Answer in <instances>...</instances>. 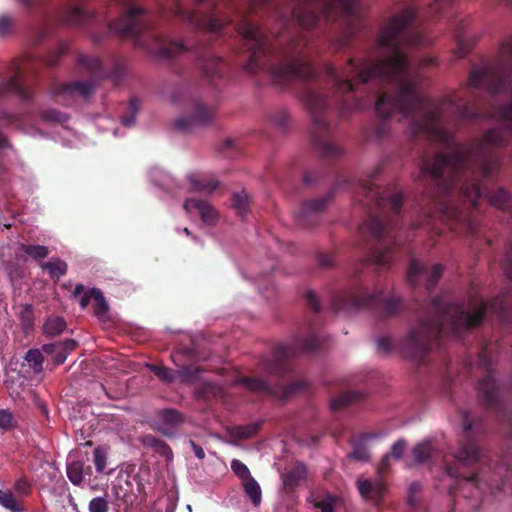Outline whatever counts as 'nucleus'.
I'll use <instances>...</instances> for the list:
<instances>
[{
  "instance_id": "338daca9",
  "label": "nucleus",
  "mask_w": 512,
  "mask_h": 512,
  "mask_svg": "<svg viewBox=\"0 0 512 512\" xmlns=\"http://www.w3.org/2000/svg\"><path fill=\"white\" fill-rule=\"evenodd\" d=\"M91 299H94V294L91 293L90 289L81 297L79 301L81 308L85 309L89 305Z\"/></svg>"
},
{
  "instance_id": "9b49d317",
  "label": "nucleus",
  "mask_w": 512,
  "mask_h": 512,
  "mask_svg": "<svg viewBox=\"0 0 512 512\" xmlns=\"http://www.w3.org/2000/svg\"><path fill=\"white\" fill-rule=\"evenodd\" d=\"M332 193L314 199L303 201L297 212V220L300 225L312 227L318 223L319 214L326 208Z\"/></svg>"
},
{
  "instance_id": "7c9ffc66",
  "label": "nucleus",
  "mask_w": 512,
  "mask_h": 512,
  "mask_svg": "<svg viewBox=\"0 0 512 512\" xmlns=\"http://www.w3.org/2000/svg\"><path fill=\"white\" fill-rule=\"evenodd\" d=\"M269 120L273 126L282 131H287L291 126L290 114L286 108L274 111L270 115Z\"/></svg>"
},
{
  "instance_id": "20e7f679",
  "label": "nucleus",
  "mask_w": 512,
  "mask_h": 512,
  "mask_svg": "<svg viewBox=\"0 0 512 512\" xmlns=\"http://www.w3.org/2000/svg\"><path fill=\"white\" fill-rule=\"evenodd\" d=\"M423 313L404 338L403 350L414 361H424L433 345L448 335L459 337L462 333L479 326L486 315L488 305L478 296L466 303H452L444 296L434 297L421 305Z\"/></svg>"
},
{
  "instance_id": "e433bc0d",
  "label": "nucleus",
  "mask_w": 512,
  "mask_h": 512,
  "mask_svg": "<svg viewBox=\"0 0 512 512\" xmlns=\"http://www.w3.org/2000/svg\"><path fill=\"white\" fill-rule=\"evenodd\" d=\"M21 250L35 261H40L49 254L48 248L43 245L22 244Z\"/></svg>"
},
{
  "instance_id": "69168bd1",
  "label": "nucleus",
  "mask_w": 512,
  "mask_h": 512,
  "mask_svg": "<svg viewBox=\"0 0 512 512\" xmlns=\"http://www.w3.org/2000/svg\"><path fill=\"white\" fill-rule=\"evenodd\" d=\"M190 446L198 459L203 460L205 458V452L201 446H199L192 440H190Z\"/></svg>"
},
{
  "instance_id": "4468645a",
  "label": "nucleus",
  "mask_w": 512,
  "mask_h": 512,
  "mask_svg": "<svg viewBox=\"0 0 512 512\" xmlns=\"http://www.w3.org/2000/svg\"><path fill=\"white\" fill-rule=\"evenodd\" d=\"M183 207L187 212L196 210L199 213L201 220L208 225H214L217 221V211L205 200L188 198L184 202Z\"/></svg>"
},
{
  "instance_id": "a211bd4d",
  "label": "nucleus",
  "mask_w": 512,
  "mask_h": 512,
  "mask_svg": "<svg viewBox=\"0 0 512 512\" xmlns=\"http://www.w3.org/2000/svg\"><path fill=\"white\" fill-rule=\"evenodd\" d=\"M412 453L417 463L427 466L435 464L440 458V452L432 441L417 444Z\"/></svg>"
},
{
  "instance_id": "58836bf2",
  "label": "nucleus",
  "mask_w": 512,
  "mask_h": 512,
  "mask_svg": "<svg viewBox=\"0 0 512 512\" xmlns=\"http://www.w3.org/2000/svg\"><path fill=\"white\" fill-rule=\"evenodd\" d=\"M78 346V342L74 339H66L63 342H58L55 344H45L43 345V350L46 353L52 354L57 349H62L67 354H69L71 351L75 350Z\"/></svg>"
},
{
  "instance_id": "cd10ccee",
  "label": "nucleus",
  "mask_w": 512,
  "mask_h": 512,
  "mask_svg": "<svg viewBox=\"0 0 512 512\" xmlns=\"http://www.w3.org/2000/svg\"><path fill=\"white\" fill-rule=\"evenodd\" d=\"M91 467L88 466L86 469L80 461H72L67 465V477L76 486H80L83 480V474L90 472Z\"/></svg>"
},
{
  "instance_id": "bb28decb",
  "label": "nucleus",
  "mask_w": 512,
  "mask_h": 512,
  "mask_svg": "<svg viewBox=\"0 0 512 512\" xmlns=\"http://www.w3.org/2000/svg\"><path fill=\"white\" fill-rule=\"evenodd\" d=\"M42 270L47 271L52 279L56 281L64 276L68 271V265L60 258L52 259L51 261L40 263Z\"/></svg>"
},
{
  "instance_id": "6ab92c4d",
  "label": "nucleus",
  "mask_w": 512,
  "mask_h": 512,
  "mask_svg": "<svg viewBox=\"0 0 512 512\" xmlns=\"http://www.w3.org/2000/svg\"><path fill=\"white\" fill-rule=\"evenodd\" d=\"M357 487L361 496L365 499L372 500L375 504H378L382 501L386 487L384 483L377 481L372 483L367 479H359L357 480Z\"/></svg>"
},
{
  "instance_id": "3c124183",
  "label": "nucleus",
  "mask_w": 512,
  "mask_h": 512,
  "mask_svg": "<svg viewBox=\"0 0 512 512\" xmlns=\"http://www.w3.org/2000/svg\"><path fill=\"white\" fill-rule=\"evenodd\" d=\"M406 441L404 439L397 440L391 447L390 456L396 460L400 459L406 448Z\"/></svg>"
},
{
  "instance_id": "864d4df0",
  "label": "nucleus",
  "mask_w": 512,
  "mask_h": 512,
  "mask_svg": "<svg viewBox=\"0 0 512 512\" xmlns=\"http://www.w3.org/2000/svg\"><path fill=\"white\" fill-rule=\"evenodd\" d=\"M306 305L314 312L318 313L321 310L320 303L317 295L313 291H307L305 295Z\"/></svg>"
},
{
  "instance_id": "4d7b16f0",
  "label": "nucleus",
  "mask_w": 512,
  "mask_h": 512,
  "mask_svg": "<svg viewBox=\"0 0 512 512\" xmlns=\"http://www.w3.org/2000/svg\"><path fill=\"white\" fill-rule=\"evenodd\" d=\"M42 118L44 120L53 121V122H62L64 120V114L61 112L51 109L47 110L42 114Z\"/></svg>"
},
{
  "instance_id": "4be33fe9",
  "label": "nucleus",
  "mask_w": 512,
  "mask_h": 512,
  "mask_svg": "<svg viewBox=\"0 0 512 512\" xmlns=\"http://www.w3.org/2000/svg\"><path fill=\"white\" fill-rule=\"evenodd\" d=\"M78 64L86 68L95 78L102 79L106 76L102 61L98 56L80 54Z\"/></svg>"
},
{
  "instance_id": "a19ab883",
  "label": "nucleus",
  "mask_w": 512,
  "mask_h": 512,
  "mask_svg": "<svg viewBox=\"0 0 512 512\" xmlns=\"http://www.w3.org/2000/svg\"><path fill=\"white\" fill-rule=\"evenodd\" d=\"M454 0H434L433 3L429 4L428 7V17L435 18L442 14L445 8L450 6ZM506 2L512 4V0H505Z\"/></svg>"
},
{
  "instance_id": "9d476101",
  "label": "nucleus",
  "mask_w": 512,
  "mask_h": 512,
  "mask_svg": "<svg viewBox=\"0 0 512 512\" xmlns=\"http://www.w3.org/2000/svg\"><path fill=\"white\" fill-rule=\"evenodd\" d=\"M443 269V266L439 263L434 264L429 269L416 259H411L407 271V278L413 287H416L421 281H424L426 290L430 292L440 280Z\"/></svg>"
},
{
  "instance_id": "c85d7f7f",
  "label": "nucleus",
  "mask_w": 512,
  "mask_h": 512,
  "mask_svg": "<svg viewBox=\"0 0 512 512\" xmlns=\"http://www.w3.org/2000/svg\"><path fill=\"white\" fill-rule=\"evenodd\" d=\"M362 394L357 391H346L331 400L330 406L332 410H339L349 404L358 402Z\"/></svg>"
},
{
  "instance_id": "72a5a7b5",
  "label": "nucleus",
  "mask_w": 512,
  "mask_h": 512,
  "mask_svg": "<svg viewBox=\"0 0 512 512\" xmlns=\"http://www.w3.org/2000/svg\"><path fill=\"white\" fill-rule=\"evenodd\" d=\"M464 24L460 23V26L455 29V40L457 43L456 56L458 58L465 57L472 49V44L466 42L464 36Z\"/></svg>"
},
{
  "instance_id": "49530a36",
  "label": "nucleus",
  "mask_w": 512,
  "mask_h": 512,
  "mask_svg": "<svg viewBox=\"0 0 512 512\" xmlns=\"http://www.w3.org/2000/svg\"><path fill=\"white\" fill-rule=\"evenodd\" d=\"M231 469L234 472V474L237 477H239L242 481H245L252 477L248 467L238 459L232 460Z\"/></svg>"
},
{
  "instance_id": "f257e3e1",
  "label": "nucleus",
  "mask_w": 512,
  "mask_h": 512,
  "mask_svg": "<svg viewBox=\"0 0 512 512\" xmlns=\"http://www.w3.org/2000/svg\"><path fill=\"white\" fill-rule=\"evenodd\" d=\"M416 17L413 9L405 8L386 23L376 43L383 57L359 62L349 58L341 71L325 64L332 99L314 67L311 77L298 81V96L310 115L312 145L327 158L342 154L329 140L331 114L337 110L345 117L364 108L370 94L377 95L375 111L381 119L374 127L377 140L389 134L386 119L400 113L410 119L415 138L453 147L451 154L421 157L419 182L445 217L458 219L462 209L455 198L478 207L482 182L495 180L500 166L491 148L505 147L512 140V59L503 53L512 37L501 44L497 63L473 70L467 87L435 101L418 92V74L407 55L410 48L428 42L415 26Z\"/></svg>"
},
{
  "instance_id": "8fccbe9b",
  "label": "nucleus",
  "mask_w": 512,
  "mask_h": 512,
  "mask_svg": "<svg viewBox=\"0 0 512 512\" xmlns=\"http://www.w3.org/2000/svg\"><path fill=\"white\" fill-rule=\"evenodd\" d=\"M29 13L36 12L47 5L48 0H18Z\"/></svg>"
},
{
  "instance_id": "13d9d810",
  "label": "nucleus",
  "mask_w": 512,
  "mask_h": 512,
  "mask_svg": "<svg viewBox=\"0 0 512 512\" xmlns=\"http://www.w3.org/2000/svg\"><path fill=\"white\" fill-rule=\"evenodd\" d=\"M13 27V20L8 15H2L0 16V35H5Z\"/></svg>"
},
{
  "instance_id": "1a4fd4ad",
  "label": "nucleus",
  "mask_w": 512,
  "mask_h": 512,
  "mask_svg": "<svg viewBox=\"0 0 512 512\" xmlns=\"http://www.w3.org/2000/svg\"><path fill=\"white\" fill-rule=\"evenodd\" d=\"M215 117V109L197 99L190 101V115L174 120L173 128L182 133H189L198 126H205Z\"/></svg>"
},
{
  "instance_id": "dca6fc26",
  "label": "nucleus",
  "mask_w": 512,
  "mask_h": 512,
  "mask_svg": "<svg viewBox=\"0 0 512 512\" xmlns=\"http://www.w3.org/2000/svg\"><path fill=\"white\" fill-rule=\"evenodd\" d=\"M480 468H483L484 470V473L482 475V489L478 490L476 487H469L470 489L474 490L472 493V497L479 498L486 491H491L492 493H494V490L501 491L504 490L505 487L508 485V480L506 477L500 479L495 478L496 475H499V472L490 473L489 467L481 466Z\"/></svg>"
},
{
  "instance_id": "4c0bfd02",
  "label": "nucleus",
  "mask_w": 512,
  "mask_h": 512,
  "mask_svg": "<svg viewBox=\"0 0 512 512\" xmlns=\"http://www.w3.org/2000/svg\"><path fill=\"white\" fill-rule=\"evenodd\" d=\"M0 505L12 512H23V508L9 490H0Z\"/></svg>"
},
{
  "instance_id": "37998d69",
  "label": "nucleus",
  "mask_w": 512,
  "mask_h": 512,
  "mask_svg": "<svg viewBox=\"0 0 512 512\" xmlns=\"http://www.w3.org/2000/svg\"><path fill=\"white\" fill-rule=\"evenodd\" d=\"M150 371H152L155 376H157L160 380L171 383L175 380V372L168 367L158 366L151 364L148 366Z\"/></svg>"
},
{
  "instance_id": "f704fd0d",
  "label": "nucleus",
  "mask_w": 512,
  "mask_h": 512,
  "mask_svg": "<svg viewBox=\"0 0 512 512\" xmlns=\"http://www.w3.org/2000/svg\"><path fill=\"white\" fill-rule=\"evenodd\" d=\"M232 205L237 214L244 218L249 210V198L245 191L236 192L232 196Z\"/></svg>"
},
{
  "instance_id": "5fc2aeb1",
  "label": "nucleus",
  "mask_w": 512,
  "mask_h": 512,
  "mask_svg": "<svg viewBox=\"0 0 512 512\" xmlns=\"http://www.w3.org/2000/svg\"><path fill=\"white\" fill-rule=\"evenodd\" d=\"M502 268L505 276L512 282V247L506 252Z\"/></svg>"
},
{
  "instance_id": "a18cd8bd",
  "label": "nucleus",
  "mask_w": 512,
  "mask_h": 512,
  "mask_svg": "<svg viewBox=\"0 0 512 512\" xmlns=\"http://www.w3.org/2000/svg\"><path fill=\"white\" fill-rule=\"evenodd\" d=\"M93 461L97 472L102 473L106 468L107 453L106 450L99 446L93 451Z\"/></svg>"
},
{
  "instance_id": "aec40b11",
  "label": "nucleus",
  "mask_w": 512,
  "mask_h": 512,
  "mask_svg": "<svg viewBox=\"0 0 512 512\" xmlns=\"http://www.w3.org/2000/svg\"><path fill=\"white\" fill-rule=\"evenodd\" d=\"M96 15L80 6H72L65 13V21L70 25L81 26L92 22Z\"/></svg>"
},
{
  "instance_id": "412c9836",
  "label": "nucleus",
  "mask_w": 512,
  "mask_h": 512,
  "mask_svg": "<svg viewBox=\"0 0 512 512\" xmlns=\"http://www.w3.org/2000/svg\"><path fill=\"white\" fill-rule=\"evenodd\" d=\"M261 426L262 421L249 423L247 425L233 426L227 429V433L235 441L246 440L257 435Z\"/></svg>"
},
{
  "instance_id": "473e14b6",
  "label": "nucleus",
  "mask_w": 512,
  "mask_h": 512,
  "mask_svg": "<svg viewBox=\"0 0 512 512\" xmlns=\"http://www.w3.org/2000/svg\"><path fill=\"white\" fill-rule=\"evenodd\" d=\"M243 487L246 495L250 498L253 505L258 506L261 503L262 492L257 481L251 477L243 481Z\"/></svg>"
},
{
  "instance_id": "0e129e2a",
  "label": "nucleus",
  "mask_w": 512,
  "mask_h": 512,
  "mask_svg": "<svg viewBox=\"0 0 512 512\" xmlns=\"http://www.w3.org/2000/svg\"><path fill=\"white\" fill-rule=\"evenodd\" d=\"M53 353H55L54 363L57 365L63 364L68 356V354L62 349H57Z\"/></svg>"
},
{
  "instance_id": "ddd939ff",
  "label": "nucleus",
  "mask_w": 512,
  "mask_h": 512,
  "mask_svg": "<svg viewBox=\"0 0 512 512\" xmlns=\"http://www.w3.org/2000/svg\"><path fill=\"white\" fill-rule=\"evenodd\" d=\"M159 431L167 436L174 437L176 429L184 423V416L176 409H163L159 411Z\"/></svg>"
},
{
  "instance_id": "423d86ee",
  "label": "nucleus",
  "mask_w": 512,
  "mask_h": 512,
  "mask_svg": "<svg viewBox=\"0 0 512 512\" xmlns=\"http://www.w3.org/2000/svg\"><path fill=\"white\" fill-rule=\"evenodd\" d=\"M461 423L463 426V439L460 440V446L456 453L444 455L442 464L446 474L455 480V486L449 487L450 494L457 490L467 487H476L482 489L484 473L483 468H478L480 462V452L474 431L480 428L479 422H474L470 414L466 411L461 412Z\"/></svg>"
},
{
  "instance_id": "f03ea898",
  "label": "nucleus",
  "mask_w": 512,
  "mask_h": 512,
  "mask_svg": "<svg viewBox=\"0 0 512 512\" xmlns=\"http://www.w3.org/2000/svg\"><path fill=\"white\" fill-rule=\"evenodd\" d=\"M174 1V15L191 27L223 33L229 25L248 53L244 69L263 71L278 85L297 84L313 74L309 29L321 22H340L335 50L346 48L358 29L359 0H192L194 10Z\"/></svg>"
},
{
  "instance_id": "7ed1b4c3",
  "label": "nucleus",
  "mask_w": 512,
  "mask_h": 512,
  "mask_svg": "<svg viewBox=\"0 0 512 512\" xmlns=\"http://www.w3.org/2000/svg\"><path fill=\"white\" fill-rule=\"evenodd\" d=\"M387 160L381 161L366 179L345 178L343 183L356 192L357 200L368 210V219L360 225L358 234L365 245H370V252L355 268L349 287L332 299L334 313L351 310H369L381 319L396 316L404 308L400 296L394 291L383 290L370 292L369 282L361 279L365 267L374 266L383 270L398 258L397 248L402 240L397 233L403 204V194L391 188L375 185V177L385 167Z\"/></svg>"
},
{
  "instance_id": "774afa93",
  "label": "nucleus",
  "mask_w": 512,
  "mask_h": 512,
  "mask_svg": "<svg viewBox=\"0 0 512 512\" xmlns=\"http://www.w3.org/2000/svg\"><path fill=\"white\" fill-rule=\"evenodd\" d=\"M316 506L321 509V512H334L333 504L328 500H322Z\"/></svg>"
},
{
  "instance_id": "c9c22d12",
  "label": "nucleus",
  "mask_w": 512,
  "mask_h": 512,
  "mask_svg": "<svg viewBox=\"0 0 512 512\" xmlns=\"http://www.w3.org/2000/svg\"><path fill=\"white\" fill-rule=\"evenodd\" d=\"M25 360L34 373L42 372L44 356L39 349L28 350L25 355Z\"/></svg>"
},
{
  "instance_id": "09e8293b",
  "label": "nucleus",
  "mask_w": 512,
  "mask_h": 512,
  "mask_svg": "<svg viewBox=\"0 0 512 512\" xmlns=\"http://www.w3.org/2000/svg\"><path fill=\"white\" fill-rule=\"evenodd\" d=\"M15 425L16 421L12 413L5 409L0 410V428L9 430L15 427Z\"/></svg>"
},
{
  "instance_id": "6e6d98bb",
  "label": "nucleus",
  "mask_w": 512,
  "mask_h": 512,
  "mask_svg": "<svg viewBox=\"0 0 512 512\" xmlns=\"http://www.w3.org/2000/svg\"><path fill=\"white\" fill-rule=\"evenodd\" d=\"M14 490L19 495H28L30 493V491H31V486H30L29 482L26 479L20 478V479H18L15 482Z\"/></svg>"
},
{
  "instance_id": "5701e85b",
  "label": "nucleus",
  "mask_w": 512,
  "mask_h": 512,
  "mask_svg": "<svg viewBox=\"0 0 512 512\" xmlns=\"http://www.w3.org/2000/svg\"><path fill=\"white\" fill-rule=\"evenodd\" d=\"M373 437H375V434L366 433L354 440L352 443L353 451L348 455V457L357 461L368 462L370 460V453L366 440Z\"/></svg>"
},
{
  "instance_id": "6e6552de",
  "label": "nucleus",
  "mask_w": 512,
  "mask_h": 512,
  "mask_svg": "<svg viewBox=\"0 0 512 512\" xmlns=\"http://www.w3.org/2000/svg\"><path fill=\"white\" fill-rule=\"evenodd\" d=\"M479 362L487 371L477 385L479 401L486 409L500 413L503 409L500 401L501 385L492 373V360L489 356L487 344L483 345L479 352Z\"/></svg>"
},
{
  "instance_id": "f8f14e48",
  "label": "nucleus",
  "mask_w": 512,
  "mask_h": 512,
  "mask_svg": "<svg viewBox=\"0 0 512 512\" xmlns=\"http://www.w3.org/2000/svg\"><path fill=\"white\" fill-rule=\"evenodd\" d=\"M51 92L53 97H72L76 93L87 98L94 92V84L91 82L75 81L70 83H55Z\"/></svg>"
},
{
  "instance_id": "f3484780",
  "label": "nucleus",
  "mask_w": 512,
  "mask_h": 512,
  "mask_svg": "<svg viewBox=\"0 0 512 512\" xmlns=\"http://www.w3.org/2000/svg\"><path fill=\"white\" fill-rule=\"evenodd\" d=\"M12 93L17 94L23 101L28 102L33 99L31 89L21 83L19 72L13 75L8 81L0 84V97Z\"/></svg>"
},
{
  "instance_id": "603ef678",
  "label": "nucleus",
  "mask_w": 512,
  "mask_h": 512,
  "mask_svg": "<svg viewBox=\"0 0 512 512\" xmlns=\"http://www.w3.org/2000/svg\"><path fill=\"white\" fill-rule=\"evenodd\" d=\"M201 372L199 367L184 366L180 371V376L184 381H190L194 379Z\"/></svg>"
},
{
  "instance_id": "2eb2a0df",
  "label": "nucleus",
  "mask_w": 512,
  "mask_h": 512,
  "mask_svg": "<svg viewBox=\"0 0 512 512\" xmlns=\"http://www.w3.org/2000/svg\"><path fill=\"white\" fill-rule=\"evenodd\" d=\"M199 62L203 73L210 80L217 77H222L226 70V62L217 56H214L211 52L206 51L200 58Z\"/></svg>"
},
{
  "instance_id": "2f4dec72",
  "label": "nucleus",
  "mask_w": 512,
  "mask_h": 512,
  "mask_svg": "<svg viewBox=\"0 0 512 512\" xmlns=\"http://www.w3.org/2000/svg\"><path fill=\"white\" fill-rule=\"evenodd\" d=\"M65 329L66 321L60 316L49 317L43 326L44 333L52 337L61 334Z\"/></svg>"
},
{
  "instance_id": "680f3d73",
  "label": "nucleus",
  "mask_w": 512,
  "mask_h": 512,
  "mask_svg": "<svg viewBox=\"0 0 512 512\" xmlns=\"http://www.w3.org/2000/svg\"><path fill=\"white\" fill-rule=\"evenodd\" d=\"M390 459H391V456L390 454H385L380 463H379V466H378V472L380 474H384L390 467Z\"/></svg>"
},
{
  "instance_id": "c756f323",
  "label": "nucleus",
  "mask_w": 512,
  "mask_h": 512,
  "mask_svg": "<svg viewBox=\"0 0 512 512\" xmlns=\"http://www.w3.org/2000/svg\"><path fill=\"white\" fill-rule=\"evenodd\" d=\"M91 293L94 294L95 304L93 306L94 315L99 320H105L107 317V312L109 310L108 303L102 293V291L98 288H92Z\"/></svg>"
},
{
  "instance_id": "ea45409f",
  "label": "nucleus",
  "mask_w": 512,
  "mask_h": 512,
  "mask_svg": "<svg viewBox=\"0 0 512 512\" xmlns=\"http://www.w3.org/2000/svg\"><path fill=\"white\" fill-rule=\"evenodd\" d=\"M68 52V45L66 43H60L56 50L50 51L44 58L45 65L49 67L56 66L61 57Z\"/></svg>"
},
{
  "instance_id": "39448f33",
  "label": "nucleus",
  "mask_w": 512,
  "mask_h": 512,
  "mask_svg": "<svg viewBox=\"0 0 512 512\" xmlns=\"http://www.w3.org/2000/svg\"><path fill=\"white\" fill-rule=\"evenodd\" d=\"M325 341L320 326L314 321H309L295 336L290 345H278L272 351L271 358H263L260 362L261 369L268 376L277 379L276 384H271L261 378L241 377L238 383L248 390L286 400L290 396L303 391L307 383L303 380L286 383L292 376V359L301 353H316Z\"/></svg>"
},
{
  "instance_id": "e2e57ef3",
  "label": "nucleus",
  "mask_w": 512,
  "mask_h": 512,
  "mask_svg": "<svg viewBox=\"0 0 512 512\" xmlns=\"http://www.w3.org/2000/svg\"><path fill=\"white\" fill-rule=\"evenodd\" d=\"M234 147L235 141L228 139L222 144L221 152L224 156L231 157L233 155L230 153V150H232Z\"/></svg>"
},
{
  "instance_id": "de8ad7c7",
  "label": "nucleus",
  "mask_w": 512,
  "mask_h": 512,
  "mask_svg": "<svg viewBox=\"0 0 512 512\" xmlns=\"http://www.w3.org/2000/svg\"><path fill=\"white\" fill-rule=\"evenodd\" d=\"M88 510L89 512H108V501L104 497H95L90 500Z\"/></svg>"
},
{
  "instance_id": "0eeeda50",
  "label": "nucleus",
  "mask_w": 512,
  "mask_h": 512,
  "mask_svg": "<svg viewBox=\"0 0 512 512\" xmlns=\"http://www.w3.org/2000/svg\"><path fill=\"white\" fill-rule=\"evenodd\" d=\"M109 30L123 39H133L137 46L151 54L165 59H173L187 50L178 41L169 40L153 31L141 7H129L117 20L110 22Z\"/></svg>"
},
{
  "instance_id": "bf43d9fd",
  "label": "nucleus",
  "mask_w": 512,
  "mask_h": 512,
  "mask_svg": "<svg viewBox=\"0 0 512 512\" xmlns=\"http://www.w3.org/2000/svg\"><path fill=\"white\" fill-rule=\"evenodd\" d=\"M318 264L323 268H330L334 265V259L331 254H320L318 256Z\"/></svg>"
},
{
  "instance_id": "a878e982",
  "label": "nucleus",
  "mask_w": 512,
  "mask_h": 512,
  "mask_svg": "<svg viewBox=\"0 0 512 512\" xmlns=\"http://www.w3.org/2000/svg\"><path fill=\"white\" fill-rule=\"evenodd\" d=\"M306 474H307L306 466L301 462H297L285 474L284 480H283L284 485L287 488H294V487L298 486L303 480H305Z\"/></svg>"
},
{
  "instance_id": "052dcab7",
  "label": "nucleus",
  "mask_w": 512,
  "mask_h": 512,
  "mask_svg": "<svg viewBox=\"0 0 512 512\" xmlns=\"http://www.w3.org/2000/svg\"><path fill=\"white\" fill-rule=\"evenodd\" d=\"M378 350L383 353H388L391 349V341L388 337H381L377 341Z\"/></svg>"
},
{
  "instance_id": "c03bdc74",
  "label": "nucleus",
  "mask_w": 512,
  "mask_h": 512,
  "mask_svg": "<svg viewBox=\"0 0 512 512\" xmlns=\"http://www.w3.org/2000/svg\"><path fill=\"white\" fill-rule=\"evenodd\" d=\"M129 115H124L121 118V123L126 127H131L135 124L136 114L139 110V101L136 98H132L129 102Z\"/></svg>"
},
{
  "instance_id": "79ce46f5",
  "label": "nucleus",
  "mask_w": 512,
  "mask_h": 512,
  "mask_svg": "<svg viewBox=\"0 0 512 512\" xmlns=\"http://www.w3.org/2000/svg\"><path fill=\"white\" fill-rule=\"evenodd\" d=\"M125 485L130 487L131 484L128 481H125ZM112 491L117 499L123 500L125 503L132 502L133 495L129 488H124L121 481L114 483L112 486Z\"/></svg>"
},
{
  "instance_id": "b1692460",
  "label": "nucleus",
  "mask_w": 512,
  "mask_h": 512,
  "mask_svg": "<svg viewBox=\"0 0 512 512\" xmlns=\"http://www.w3.org/2000/svg\"><path fill=\"white\" fill-rule=\"evenodd\" d=\"M189 182L195 192L212 193L219 186V181L214 177H200L195 174L189 175Z\"/></svg>"
},
{
  "instance_id": "393cba45",
  "label": "nucleus",
  "mask_w": 512,
  "mask_h": 512,
  "mask_svg": "<svg viewBox=\"0 0 512 512\" xmlns=\"http://www.w3.org/2000/svg\"><path fill=\"white\" fill-rule=\"evenodd\" d=\"M142 443L144 446L152 448L156 453L165 457L166 460H171L173 458V451L171 447L165 441L152 434L143 436Z\"/></svg>"
}]
</instances>
